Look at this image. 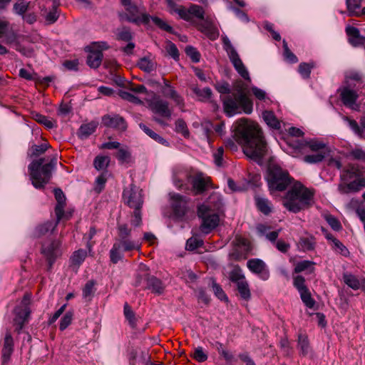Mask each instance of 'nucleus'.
<instances>
[{"label":"nucleus","mask_w":365,"mask_h":365,"mask_svg":"<svg viewBox=\"0 0 365 365\" xmlns=\"http://www.w3.org/2000/svg\"><path fill=\"white\" fill-rule=\"evenodd\" d=\"M61 243L58 240H53L48 244L44 243L42 245L41 253L46 257L48 269H51L56 258L61 255Z\"/></svg>","instance_id":"nucleus-15"},{"label":"nucleus","mask_w":365,"mask_h":365,"mask_svg":"<svg viewBox=\"0 0 365 365\" xmlns=\"http://www.w3.org/2000/svg\"><path fill=\"white\" fill-rule=\"evenodd\" d=\"M255 202L257 210L264 215H269L273 211V205L267 198L255 195Z\"/></svg>","instance_id":"nucleus-27"},{"label":"nucleus","mask_w":365,"mask_h":365,"mask_svg":"<svg viewBox=\"0 0 365 365\" xmlns=\"http://www.w3.org/2000/svg\"><path fill=\"white\" fill-rule=\"evenodd\" d=\"M58 222H58V219L56 218V222H53V221H47L38 225L35 227L33 236L36 238H39L46 235L48 232H52L56 227Z\"/></svg>","instance_id":"nucleus-26"},{"label":"nucleus","mask_w":365,"mask_h":365,"mask_svg":"<svg viewBox=\"0 0 365 365\" xmlns=\"http://www.w3.org/2000/svg\"><path fill=\"white\" fill-rule=\"evenodd\" d=\"M103 60V53L101 51H91L87 57V64L93 68L100 66Z\"/></svg>","instance_id":"nucleus-31"},{"label":"nucleus","mask_w":365,"mask_h":365,"mask_svg":"<svg viewBox=\"0 0 365 365\" xmlns=\"http://www.w3.org/2000/svg\"><path fill=\"white\" fill-rule=\"evenodd\" d=\"M87 256V252L83 249H79L75 251L70 258L71 266L78 268L79 266L84 262Z\"/></svg>","instance_id":"nucleus-34"},{"label":"nucleus","mask_w":365,"mask_h":365,"mask_svg":"<svg viewBox=\"0 0 365 365\" xmlns=\"http://www.w3.org/2000/svg\"><path fill=\"white\" fill-rule=\"evenodd\" d=\"M197 215L202 219L200 230L208 234L217 227L220 222L219 215L210 205L202 204L197 207Z\"/></svg>","instance_id":"nucleus-8"},{"label":"nucleus","mask_w":365,"mask_h":365,"mask_svg":"<svg viewBox=\"0 0 365 365\" xmlns=\"http://www.w3.org/2000/svg\"><path fill=\"white\" fill-rule=\"evenodd\" d=\"M138 66L144 72L150 73L156 70L157 63L149 57H143L138 61Z\"/></svg>","instance_id":"nucleus-30"},{"label":"nucleus","mask_w":365,"mask_h":365,"mask_svg":"<svg viewBox=\"0 0 365 365\" xmlns=\"http://www.w3.org/2000/svg\"><path fill=\"white\" fill-rule=\"evenodd\" d=\"M228 56L230 61L232 62L233 66L237 73L246 81L249 83L251 82V78L250 77L249 72L244 63H242L241 58H240L237 51L231 47L230 50L228 52Z\"/></svg>","instance_id":"nucleus-18"},{"label":"nucleus","mask_w":365,"mask_h":365,"mask_svg":"<svg viewBox=\"0 0 365 365\" xmlns=\"http://www.w3.org/2000/svg\"><path fill=\"white\" fill-rule=\"evenodd\" d=\"M346 5L349 16H365V6L361 8V0H346Z\"/></svg>","instance_id":"nucleus-25"},{"label":"nucleus","mask_w":365,"mask_h":365,"mask_svg":"<svg viewBox=\"0 0 365 365\" xmlns=\"http://www.w3.org/2000/svg\"><path fill=\"white\" fill-rule=\"evenodd\" d=\"M324 218L334 230L339 231L341 229V223L334 216L331 215H326Z\"/></svg>","instance_id":"nucleus-64"},{"label":"nucleus","mask_w":365,"mask_h":365,"mask_svg":"<svg viewBox=\"0 0 365 365\" xmlns=\"http://www.w3.org/2000/svg\"><path fill=\"white\" fill-rule=\"evenodd\" d=\"M248 86L242 81H237L234 85V92L231 95L221 97L223 108L227 116L243 111L250 114L253 110V103L247 96Z\"/></svg>","instance_id":"nucleus-2"},{"label":"nucleus","mask_w":365,"mask_h":365,"mask_svg":"<svg viewBox=\"0 0 365 365\" xmlns=\"http://www.w3.org/2000/svg\"><path fill=\"white\" fill-rule=\"evenodd\" d=\"M349 157L354 160L365 161V151L360 148H355L349 151Z\"/></svg>","instance_id":"nucleus-59"},{"label":"nucleus","mask_w":365,"mask_h":365,"mask_svg":"<svg viewBox=\"0 0 365 365\" xmlns=\"http://www.w3.org/2000/svg\"><path fill=\"white\" fill-rule=\"evenodd\" d=\"M150 108L153 113L160 116L168 118L171 117L172 111L169 108V103L164 100L160 98L154 100L150 103Z\"/></svg>","instance_id":"nucleus-22"},{"label":"nucleus","mask_w":365,"mask_h":365,"mask_svg":"<svg viewBox=\"0 0 365 365\" xmlns=\"http://www.w3.org/2000/svg\"><path fill=\"white\" fill-rule=\"evenodd\" d=\"M102 123L106 127L125 130L127 124L123 118L118 115H106L102 118Z\"/></svg>","instance_id":"nucleus-20"},{"label":"nucleus","mask_w":365,"mask_h":365,"mask_svg":"<svg viewBox=\"0 0 365 365\" xmlns=\"http://www.w3.org/2000/svg\"><path fill=\"white\" fill-rule=\"evenodd\" d=\"M257 230L259 232L264 234L266 235L267 239L271 242H275V240L277 239L279 232H280V230H279L277 231L267 232V230H268V228L262 225H260L257 227Z\"/></svg>","instance_id":"nucleus-56"},{"label":"nucleus","mask_w":365,"mask_h":365,"mask_svg":"<svg viewBox=\"0 0 365 365\" xmlns=\"http://www.w3.org/2000/svg\"><path fill=\"white\" fill-rule=\"evenodd\" d=\"M297 347L303 356H307L311 351L308 337L306 334H299L298 335Z\"/></svg>","instance_id":"nucleus-36"},{"label":"nucleus","mask_w":365,"mask_h":365,"mask_svg":"<svg viewBox=\"0 0 365 365\" xmlns=\"http://www.w3.org/2000/svg\"><path fill=\"white\" fill-rule=\"evenodd\" d=\"M139 126L149 137H150L155 141H156L162 145H168V143L167 142L166 140H165L163 138H162L158 133H155L153 130H152L150 128H149L145 124L140 123L139 125Z\"/></svg>","instance_id":"nucleus-41"},{"label":"nucleus","mask_w":365,"mask_h":365,"mask_svg":"<svg viewBox=\"0 0 365 365\" xmlns=\"http://www.w3.org/2000/svg\"><path fill=\"white\" fill-rule=\"evenodd\" d=\"M244 153L250 158L260 160L267 152V145L258 124L245 120L239 130Z\"/></svg>","instance_id":"nucleus-1"},{"label":"nucleus","mask_w":365,"mask_h":365,"mask_svg":"<svg viewBox=\"0 0 365 365\" xmlns=\"http://www.w3.org/2000/svg\"><path fill=\"white\" fill-rule=\"evenodd\" d=\"M29 3L25 0H18L13 6V11L15 14L24 16L28 11Z\"/></svg>","instance_id":"nucleus-46"},{"label":"nucleus","mask_w":365,"mask_h":365,"mask_svg":"<svg viewBox=\"0 0 365 365\" xmlns=\"http://www.w3.org/2000/svg\"><path fill=\"white\" fill-rule=\"evenodd\" d=\"M97 126L98 123L95 121L81 125L77 132L78 137L82 140L88 138L96 131Z\"/></svg>","instance_id":"nucleus-28"},{"label":"nucleus","mask_w":365,"mask_h":365,"mask_svg":"<svg viewBox=\"0 0 365 365\" xmlns=\"http://www.w3.org/2000/svg\"><path fill=\"white\" fill-rule=\"evenodd\" d=\"M346 83V85L351 84V81H354L359 84L362 83V75L359 71L355 70H349L346 72L345 74Z\"/></svg>","instance_id":"nucleus-48"},{"label":"nucleus","mask_w":365,"mask_h":365,"mask_svg":"<svg viewBox=\"0 0 365 365\" xmlns=\"http://www.w3.org/2000/svg\"><path fill=\"white\" fill-rule=\"evenodd\" d=\"M202 135L205 137L207 141L210 143L211 135L212 134L213 125L209 122L206 121L202 123Z\"/></svg>","instance_id":"nucleus-58"},{"label":"nucleus","mask_w":365,"mask_h":365,"mask_svg":"<svg viewBox=\"0 0 365 365\" xmlns=\"http://www.w3.org/2000/svg\"><path fill=\"white\" fill-rule=\"evenodd\" d=\"M123 200L132 209H141L143 204V190L134 184L126 187L123 192Z\"/></svg>","instance_id":"nucleus-10"},{"label":"nucleus","mask_w":365,"mask_h":365,"mask_svg":"<svg viewBox=\"0 0 365 365\" xmlns=\"http://www.w3.org/2000/svg\"><path fill=\"white\" fill-rule=\"evenodd\" d=\"M229 279L235 284H237L239 282H244L246 280L241 268L237 265L235 266L232 270L230 272Z\"/></svg>","instance_id":"nucleus-39"},{"label":"nucleus","mask_w":365,"mask_h":365,"mask_svg":"<svg viewBox=\"0 0 365 365\" xmlns=\"http://www.w3.org/2000/svg\"><path fill=\"white\" fill-rule=\"evenodd\" d=\"M315 240L314 237H301L299 242V247L303 251H311L313 250L315 247Z\"/></svg>","instance_id":"nucleus-40"},{"label":"nucleus","mask_w":365,"mask_h":365,"mask_svg":"<svg viewBox=\"0 0 365 365\" xmlns=\"http://www.w3.org/2000/svg\"><path fill=\"white\" fill-rule=\"evenodd\" d=\"M124 315L128 321L131 327L134 328L136 326V318L135 313L128 303L124 304Z\"/></svg>","instance_id":"nucleus-50"},{"label":"nucleus","mask_w":365,"mask_h":365,"mask_svg":"<svg viewBox=\"0 0 365 365\" xmlns=\"http://www.w3.org/2000/svg\"><path fill=\"white\" fill-rule=\"evenodd\" d=\"M215 88L221 94H226V96L232 94V93H230V84L227 82H217L215 84Z\"/></svg>","instance_id":"nucleus-63"},{"label":"nucleus","mask_w":365,"mask_h":365,"mask_svg":"<svg viewBox=\"0 0 365 365\" xmlns=\"http://www.w3.org/2000/svg\"><path fill=\"white\" fill-rule=\"evenodd\" d=\"M147 288L153 293L160 294L163 292L165 287L160 279L154 276H150L147 278Z\"/></svg>","instance_id":"nucleus-29"},{"label":"nucleus","mask_w":365,"mask_h":365,"mask_svg":"<svg viewBox=\"0 0 365 365\" xmlns=\"http://www.w3.org/2000/svg\"><path fill=\"white\" fill-rule=\"evenodd\" d=\"M115 155L120 164L129 163L131 161V154L126 148H119Z\"/></svg>","instance_id":"nucleus-43"},{"label":"nucleus","mask_w":365,"mask_h":365,"mask_svg":"<svg viewBox=\"0 0 365 365\" xmlns=\"http://www.w3.org/2000/svg\"><path fill=\"white\" fill-rule=\"evenodd\" d=\"M132 34L129 29L122 28L118 30L117 38L123 41H130L132 39Z\"/></svg>","instance_id":"nucleus-61"},{"label":"nucleus","mask_w":365,"mask_h":365,"mask_svg":"<svg viewBox=\"0 0 365 365\" xmlns=\"http://www.w3.org/2000/svg\"><path fill=\"white\" fill-rule=\"evenodd\" d=\"M300 297L303 303L309 309L314 308L315 305V300L312 297L309 289H304L300 292Z\"/></svg>","instance_id":"nucleus-47"},{"label":"nucleus","mask_w":365,"mask_h":365,"mask_svg":"<svg viewBox=\"0 0 365 365\" xmlns=\"http://www.w3.org/2000/svg\"><path fill=\"white\" fill-rule=\"evenodd\" d=\"M267 180L271 191H283L292 182L288 172L277 165L269 168Z\"/></svg>","instance_id":"nucleus-7"},{"label":"nucleus","mask_w":365,"mask_h":365,"mask_svg":"<svg viewBox=\"0 0 365 365\" xmlns=\"http://www.w3.org/2000/svg\"><path fill=\"white\" fill-rule=\"evenodd\" d=\"M314 193L300 182H296L289 190L284 200L283 205L290 212L297 213L309 207Z\"/></svg>","instance_id":"nucleus-3"},{"label":"nucleus","mask_w":365,"mask_h":365,"mask_svg":"<svg viewBox=\"0 0 365 365\" xmlns=\"http://www.w3.org/2000/svg\"><path fill=\"white\" fill-rule=\"evenodd\" d=\"M202 245L203 240L201 238L197 236H193L187 240L186 249L187 250L192 251L201 247Z\"/></svg>","instance_id":"nucleus-54"},{"label":"nucleus","mask_w":365,"mask_h":365,"mask_svg":"<svg viewBox=\"0 0 365 365\" xmlns=\"http://www.w3.org/2000/svg\"><path fill=\"white\" fill-rule=\"evenodd\" d=\"M236 286L240 298L248 302L251 299V291L248 282L247 280L239 282Z\"/></svg>","instance_id":"nucleus-35"},{"label":"nucleus","mask_w":365,"mask_h":365,"mask_svg":"<svg viewBox=\"0 0 365 365\" xmlns=\"http://www.w3.org/2000/svg\"><path fill=\"white\" fill-rule=\"evenodd\" d=\"M315 262L309 260H303L298 262L294 267L295 273H300L302 272H307L308 274H311L314 272Z\"/></svg>","instance_id":"nucleus-32"},{"label":"nucleus","mask_w":365,"mask_h":365,"mask_svg":"<svg viewBox=\"0 0 365 365\" xmlns=\"http://www.w3.org/2000/svg\"><path fill=\"white\" fill-rule=\"evenodd\" d=\"M14 351V341L10 332H6L4 338V346L1 350V362L4 365L10 359L11 355Z\"/></svg>","instance_id":"nucleus-23"},{"label":"nucleus","mask_w":365,"mask_h":365,"mask_svg":"<svg viewBox=\"0 0 365 365\" xmlns=\"http://www.w3.org/2000/svg\"><path fill=\"white\" fill-rule=\"evenodd\" d=\"M10 24L8 21L0 19V38L3 37L9 38L10 36Z\"/></svg>","instance_id":"nucleus-60"},{"label":"nucleus","mask_w":365,"mask_h":365,"mask_svg":"<svg viewBox=\"0 0 365 365\" xmlns=\"http://www.w3.org/2000/svg\"><path fill=\"white\" fill-rule=\"evenodd\" d=\"M33 118L37 123L43 125L46 128L51 129L55 126V123L48 117L36 113L33 114Z\"/></svg>","instance_id":"nucleus-49"},{"label":"nucleus","mask_w":365,"mask_h":365,"mask_svg":"<svg viewBox=\"0 0 365 365\" xmlns=\"http://www.w3.org/2000/svg\"><path fill=\"white\" fill-rule=\"evenodd\" d=\"M342 118L344 121L348 123L349 128L356 135L360 138H363L361 127L355 120L351 119L347 116H343Z\"/></svg>","instance_id":"nucleus-57"},{"label":"nucleus","mask_w":365,"mask_h":365,"mask_svg":"<svg viewBox=\"0 0 365 365\" xmlns=\"http://www.w3.org/2000/svg\"><path fill=\"white\" fill-rule=\"evenodd\" d=\"M118 236L117 240H130L128 237L131 234V229L125 223L118 224Z\"/></svg>","instance_id":"nucleus-45"},{"label":"nucleus","mask_w":365,"mask_h":365,"mask_svg":"<svg viewBox=\"0 0 365 365\" xmlns=\"http://www.w3.org/2000/svg\"><path fill=\"white\" fill-rule=\"evenodd\" d=\"M152 21L153 23L158 26L159 29L165 31L169 33L173 32V28L170 25L168 24L166 21L164 20L157 17V16H150V21Z\"/></svg>","instance_id":"nucleus-51"},{"label":"nucleus","mask_w":365,"mask_h":365,"mask_svg":"<svg viewBox=\"0 0 365 365\" xmlns=\"http://www.w3.org/2000/svg\"><path fill=\"white\" fill-rule=\"evenodd\" d=\"M263 118L265 123L270 127L274 129H279L280 128V122L276 118L274 113L272 111L265 110L263 112Z\"/></svg>","instance_id":"nucleus-37"},{"label":"nucleus","mask_w":365,"mask_h":365,"mask_svg":"<svg viewBox=\"0 0 365 365\" xmlns=\"http://www.w3.org/2000/svg\"><path fill=\"white\" fill-rule=\"evenodd\" d=\"M340 98L343 104L354 110H359V105L356 103L359 98L358 89L352 88L351 84L345 85L338 89Z\"/></svg>","instance_id":"nucleus-11"},{"label":"nucleus","mask_w":365,"mask_h":365,"mask_svg":"<svg viewBox=\"0 0 365 365\" xmlns=\"http://www.w3.org/2000/svg\"><path fill=\"white\" fill-rule=\"evenodd\" d=\"M341 183L339 185V191L342 194L358 192L365 187V178L363 172L357 164L350 163L342 170L340 175Z\"/></svg>","instance_id":"nucleus-4"},{"label":"nucleus","mask_w":365,"mask_h":365,"mask_svg":"<svg viewBox=\"0 0 365 365\" xmlns=\"http://www.w3.org/2000/svg\"><path fill=\"white\" fill-rule=\"evenodd\" d=\"M190 16H195L196 18L202 20L205 19V10L203 8L197 4H192L189 7Z\"/></svg>","instance_id":"nucleus-52"},{"label":"nucleus","mask_w":365,"mask_h":365,"mask_svg":"<svg viewBox=\"0 0 365 365\" xmlns=\"http://www.w3.org/2000/svg\"><path fill=\"white\" fill-rule=\"evenodd\" d=\"M343 281L349 287L354 290H357L361 287V279L359 280L356 276L351 273H344Z\"/></svg>","instance_id":"nucleus-33"},{"label":"nucleus","mask_w":365,"mask_h":365,"mask_svg":"<svg viewBox=\"0 0 365 365\" xmlns=\"http://www.w3.org/2000/svg\"><path fill=\"white\" fill-rule=\"evenodd\" d=\"M212 290L215 296L221 301L228 300V298L222 287L215 281L212 282Z\"/></svg>","instance_id":"nucleus-62"},{"label":"nucleus","mask_w":365,"mask_h":365,"mask_svg":"<svg viewBox=\"0 0 365 365\" xmlns=\"http://www.w3.org/2000/svg\"><path fill=\"white\" fill-rule=\"evenodd\" d=\"M175 131L181 133L185 138H188L190 132L184 120L179 118L175 121Z\"/></svg>","instance_id":"nucleus-55"},{"label":"nucleus","mask_w":365,"mask_h":365,"mask_svg":"<svg viewBox=\"0 0 365 365\" xmlns=\"http://www.w3.org/2000/svg\"><path fill=\"white\" fill-rule=\"evenodd\" d=\"M326 153H317L316 154L307 155L304 156L303 160L309 164L322 162L325 158Z\"/></svg>","instance_id":"nucleus-53"},{"label":"nucleus","mask_w":365,"mask_h":365,"mask_svg":"<svg viewBox=\"0 0 365 365\" xmlns=\"http://www.w3.org/2000/svg\"><path fill=\"white\" fill-rule=\"evenodd\" d=\"M44 158L33 161L29 166L32 185L37 189L43 188L51 178V173L57 164V158L53 157L48 163L43 164Z\"/></svg>","instance_id":"nucleus-5"},{"label":"nucleus","mask_w":365,"mask_h":365,"mask_svg":"<svg viewBox=\"0 0 365 365\" xmlns=\"http://www.w3.org/2000/svg\"><path fill=\"white\" fill-rule=\"evenodd\" d=\"M289 144L293 147L296 150H299L300 151H305L307 148H309V150L312 152L316 153H325L324 149L326 148V144L322 141L317 140H292Z\"/></svg>","instance_id":"nucleus-13"},{"label":"nucleus","mask_w":365,"mask_h":365,"mask_svg":"<svg viewBox=\"0 0 365 365\" xmlns=\"http://www.w3.org/2000/svg\"><path fill=\"white\" fill-rule=\"evenodd\" d=\"M110 159L108 156L98 155L93 160L94 168L97 170H107V168L110 164Z\"/></svg>","instance_id":"nucleus-38"},{"label":"nucleus","mask_w":365,"mask_h":365,"mask_svg":"<svg viewBox=\"0 0 365 365\" xmlns=\"http://www.w3.org/2000/svg\"><path fill=\"white\" fill-rule=\"evenodd\" d=\"M127 11V20L136 24L150 23V15L145 14L135 5H132L125 9Z\"/></svg>","instance_id":"nucleus-16"},{"label":"nucleus","mask_w":365,"mask_h":365,"mask_svg":"<svg viewBox=\"0 0 365 365\" xmlns=\"http://www.w3.org/2000/svg\"><path fill=\"white\" fill-rule=\"evenodd\" d=\"M248 269L253 273L257 274L259 277L266 281L269 277V271L266 264L260 259H251L247 262Z\"/></svg>","instance_id":"nucleus-17"},{"label":"nucleus","mask_w":365,"mask_h":365,"mask_svg":"<svg viewBox=\"0 0 365 365\" xmlns=\"http://www.w3.org/2000/svg\"><path fill=\"white\" fill-rule=\"evenodd\" d=\"M345 31L348 36V41L352 46L358 47L365 44V37L360 34L356 27L348 25L346 26Z\"/></svg>","instance_id":"nucleus-21"},{"label":"nucleus","mask_w":365,"mask_h":365,"mask_svg":"<svg viewBox=\"0 0 365 365\" xmlns=\"http://www.w3.org/2000/svg\"><path fill=\"white\" fill-rule=\"evenodd\" d=\"M140 246L133 240H115L110 252V260L113 264H117L123 259V252L132 250H139Z\"/></svg>","instance_id":"nucleus-9"},{"label":"nucleus","mask_w":365,"mask_h":365,"mask_svg":"<svg viewBox=\"0 0 365 365\" xmlns=\"http://www.w3.org/2000/svg\"><path fill=\"white\" fill-rule=\"evenodd\" d=\"M315 66L314 62L310 63H301L298 67V71L304 79L310 77L312 69Z\"/></svg>","instance_id":"nucleus-44"},{"label":"nucleus","mask_w":365,"mask_h":365,"mask_svg":"<svg viewBox=\"0 0 365 365\" xmlns=\"http://www.w3.org/2000/svg\"><path fill=\"white\" fill-rule=\"evenodd\" d=\"M109 176H110V173H108V171L105 170V171H103V173L96 178V181H95V183H96L95 190L97 192L99 193L103 190V188L105 187V184L107 182Z\"/></svg>","instance_id":"nucleus-42"},{"label":"nucleus","mask_w":365,"mask_h":365,"mask_svg":"<svg viewBox=\"0 0 365 365\" xmlns=\"http://www.w3.org/2000/svg\"><path fill=\"white\" fill-rule=\"evenodd\" d=\"M185 180L191 181L192 190L196 195L204 192L210 182V178L204 176L202 173H197L194 176H192L186 170H179L174 173L173 182L178 188H182L183 182Z\"/></svg>","instance_id":"nucleus-6"},{"label":"nucleus","mask_w":365,"mask_h":365,"mask_svg":"<svg viewBox=\"0 0 365 365\" xmlns=\"http://www.w3.org/2000/svg\"><path fill=\"white\" fill-rule=\"evenodd\" d=\"M30 302V296L26 294L24 295L21 304L22 306L17 307L15 309V318L14 322L16 325V329L18 331L22 329L25 322L27 321L28 317L30 314V309L29 304Z\"/></svg>","instance_id":"nucleus-12"},{"label":"nucleus","mask_w":365,"mask_h":365,"mask_svg":"<svg viewBox=\"0 0 365 365\" xmlns=\"http://www.w3.org/2000/svg\"><path fill=\"white\" fill-rule=\"evenodd\" d=\"M54 195L57 203L55 207V213L58 222H60L64 216V207L66 205V197L63 191L59 188L54 189Z\"/></svg>","instance_id":"nucleus-24"},{"label":"nucleus","mask_w":365,"mask_h":365,"mask_svg":"<svg viewBox=\"0 0 365 365\" xmlns=\"http://www.w3.org/2000/svg\"><path fill=\"white\" fill-rule=\"evenodd\" d=\"M200 31L203 33L209 39L214 41L219 36V31L213 21L210 18L204 19L197 24Z\"/></svg>","instance_id":"nucleus-19"},{"label":"nucleus","mask_w":365,"mask_h":365,"mask_svg":"<svg viewBox=\"0 0 365 365\" xmlns=\"http://www.w3.org/2000/svg\"><path fill=\"white\" fill-rule=\"evenodd\" d=\"M170 205L177 217H182L187 210V198L178 193H170Z\"/></svg>","instance_id":"nucleus-14"}]
</instances>
